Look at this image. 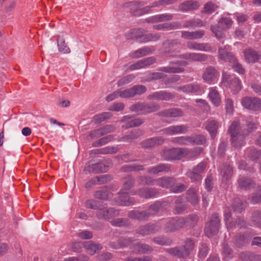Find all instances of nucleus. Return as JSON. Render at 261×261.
Listing matches in <instances>:
<instances>
[{
	"label": "nucleus",
	"mask_w": 261,
	"mask_h": 261,
	"mask_svg": "<svg viewBox=\"0 0 261 261\" xmlns=\"http://www.w3.org/2000/svg\"><path fill=\"white\" fill-rule=\"evenodd\" d=\"M188 128L185 125H171L163 130L165 134L173 135L179 134H185L188 131Z\"/></svg>",
	"instance_id": "nucleus-14"
},
{
	"label": "nucleus",
	"mask_w": 261,
	"mask_h": 261,
	"mask_svg": "<svg viewBox=\"0 0 261 261\" xmlns=\"http://www.w3.org/2000/svg\"><path fill=\"white\" fill-rule=\"evenodd\" d=\"M128 217L134 219L143 220L147 217L146 212H139L138 211H131L129 212Z\"/></svg>",
	"instance_id": "nucleus-39"
},
{
	"label": "nucleus",
	"mask_w": 261,
	"mask_h": 261,
	"mask_svg": "<svg viewBox=\"0 0 261 261\" xmlns=\"http://www.w3.org/2000/svg\"><path fill=\"white\" fill-rule=\"evenodd\" d=\"M133 89L134 93V96L137 94H142L144 93L146 90V87L143 85L134 86L133 87Z\"/></svg>",
	"instance_id": "nucleus-60"
},
{
	"label": "nucleus",
	"mask_w": 261,
	"mask_h": 261,
	"mask_svg": "<svg viewBox=\"0 0 261 261\" xmlns=\"http://www.w3.org/2000/svg\"><path fill=\"white\" fill-rule=\"evenodd\" d=\"M244 54L245 61L248 63H255L261 58V54L251 49L244 50Z\"/></svg>",
	"instance_id": "nucleus-16"
},
{
	"label": "nucleus",
	"mask_w": 261,
	"mask_h": 261,
	"mask_svg": "<svg viewBox=\"0 0 261 261\" xmlns=\"http://www.w3.org/2000/svg\"><path fill=\"white\" fill-rule=\"evenodd\" d=\"M183 114L184 113L181 110L176 108L165 110L160 112L161 116L170 117H179L182 116Z\"/></svg>",
	"instance_id": "nucleus-29"
},
{
	"label": "nucleus",
	"mask_w": 261,
	"mask_h": 261,
	"mask_svg": "<svg viewBox=\"0 0 261 261\" xmlns=\"http://www.w3.org/2000/svg\"><path fill=\"white\" fill-rule=\"evenodd\" d=\"M170 171V167L166 164H160L157 166L148 168V172L152 174H156L161 172L166 173Z\"/></svg>",
	"instance_id": "nucleus-28"
},
{
	"label": "nucleus",
	"mask_w": 261,
	"mask_h": 261,
	"mask_svg": "<svg viewBox=\"0 0 261 261\" xmlns=\"http://www.w3.org/2000/svg\"><path fill=\"white\" fill-rule=\"evenodd\" d=\"M178 91L185 93H193L196 94H200L201 91L199 85L198 84H189L177 88Z\"/></svg>",
	"instance_id": "nucleus-17"
},
{
	"label": "nucleus",
	"mask_w": 261,
	"mask_h": 261,
	"mask_svg": "<svg viewBox=\"0 0 261 261\" xmlns=\"http://www.w3.org/2000/svg\"><path fill=\"white\" fill-rule=\"evenodd\" d=\"M135 77V76L134 74H129L124 76L118 81V85L121 86L129 84L134 80Z\"/></svg>",
	"instance_id": "nucleus-52"
},
{
	"label": "nucleus",
	"mask_w": 261,
	"mask_h": 261,
	"mask_svg": "<svg viewBox=\"0 0 261 261\" xmlns=\"http://www.w3.org/2000/svg\"><path fill=\"white\" fill-rule=\"evenodd\" d=\"M199 7L197 2L193 1H188L182 3L179 7L181 11L186 12L197 9Z\"/></svg>",
	"instance_id": "nucleus-34"
},
{
	"label": "nucleus",
	"mask_w": 261,
	"mask_h": 261,
	"mask_svg": "<svg viewBox=\"0 0 261 261\" xmlns=\"http://www.w3.org/2000/svg\"><path fill=\"white\" fill-rule=\"evenodd\" d=\"M218 73L213 67H210L206 68L203 74V79L207 84H211L217 81Z\"/></svg>",
	"instance_id": "nucleus-12"
},
{
	"label": "nucleus",
	"mask_w": 261,
	"mask_h": 261,
	"mask_svg": "<svg viewBox=\"0 0 261 261\" xmlns=\"http://www.w3.org/2000/svg\"><path fill=\"white\" fill-rule=\"evenodd\" d=\"M95 153L101 154H112L117 152V148L116 147L107 146L104 148L95 149L94 150Z\"/></svg>",
	"instance_id": "nucleus-47"
},
{
	"label": "nucleus",
	"mask_w": 261,
	"mask_h": 261,
	"mask_svg": "<svg viewBox=\"0 0 261 261\" xmlns=\"http://www.w3.org/2000/svg\"><path fill=\"white\" fill-rule=\"evenodd\" d=\"M208 96L210 100L215 107H218L221 103V99L218 91L215 88H209Z\"/></svg>",
	"instance_id": "nucleus-20"
},
{
	"label": "nucleus",
	"mask_w": 261,
	"mask_h": 261,
	"mask_svg": "<svg viewBox=\"0 0 261 261\" xmlns=\"http://www.w3.org/2000/svg\"><path fill=\"white\" fill-rule=\"evenodd\" d=\"M174 64L185 66L188 64V62L185 61H177L175 62H171L168 66L165 67H161L159 70L161 72H164L168 73H181L184 71V69L179 67H175Z\"/></svg>",
	"instance_id": "nucleus-10"
},
{
	"label": "nucleus",
	"mask_w": 261,
	"mask_h": 261,
	"mask_svg": "<svg viewBox=\"0 0 261 261\" xmlns=\"http://www.w3.org/2000/svg\"><path fill=\"white\" fill-rule=\"evenodd\" d=\"M178 57L190 61H203L206 59L204 54L199 53H185L179 55Z\"/></svg>",
	"instance_id": "nucleus-22"
},
{
	"label": "nucleus",
	"mask_w": 261,
	"mask_h": 261,
	"mask_svg": "<svg viewBox=\"0 0 261 261\" xmlns=\"http://www.w3.org/2000/svg\"><path fill=\"white\" fill-rule=\"evenodd\" d=\"M220 226V219L217 214L212 216L209 223L205 228V233L208 237H212L218 231Z\"/></svg>",
	"instance_id": "nucleus-8"
},
{
	"label": "nucleus",
	"mask_w": 261,
	"mask_h": 261,
	"mask_svg": "<svg viewBox=\"0 0 261 261\" xmlns=\"http://www.w3.org/2000/svg\"><path fill=\"white\" fill-rule=\"evenodd\" d=\"M232 207L234 212L240 213L245 209L246 203L239 198H236L233 201Z\"/></svg>",
	"instance_id": "nucleus-38"
},
{
	"label": "nucleus",
	"mask_w": 261,
	"mask_h": 261,
	"mask_svg": "<svg viewBox=\"0 0 261 261\" xmlns=\"http://www.w3.org/2000/svg\"><path fill=\"white\" fill-rule=\"evenodd\" d=\"M107 168L102 162H99L95 164L89 163L86 166L84 169L85 173H98L106 172Z\"/></svg>",
	"instance_id": "nucleus-11"
},
{
	"label": "nucleus",
	"mask_w": 261,
	"mask_h": 261,
	"mask_svg": "<svg viewBox=\"0 0 261 261\" xmlns=\"http://www.w3.org/2000/svg\"><path fill=\"white\" fill-rule=\"evenodd\" d=\"M193 141L191 144H203L205 142L206 139L204 136L202 135L191 136Z\"/></svg>",
	"instance_id": "nucleus-55"
},
{
	"label": "nucleus",
	"mask_w": 261,
	"mask_h": 261,
	"mask_svg": "<svg viewBox=\"0 0 261 261\" xmlns=\"http://www.w3.org/2000/svg\"><path fill=\"white\" fill-rule=\"evenodd\" d=\"M202 151L201 147H197L193 149H188V159H192L199 155Z\"/></svg>",
	"instance_id": "nucleus-53"
},
{
	"label": "nucleus",
	"mask_w": 261,
	"mask_h": 261,
	"mask_svg": "<svg viewBox=\"0 0 261 261\" xmlns=\"http://www.w3.org/2000/svg\"><path fill=\"white\" fill-rule=\"evenodd\" d=\"M155 59L154 57H148L143 60L138 61L130 66L132 70H137L140 68H145L155 62Z\"/></svg>",
	"instance_id": "nucleus-15"
},
{
	"label": "nucleus",
	"mask_w": 261,
	"mask_h": 261,
	"mask_svg": "<svg viewBox=\"0 0 261 261\" xmlns=\"http://www.w3.org/2000/svg\"><path fill=\"white\" fill-rule=\"evenodd\" d=\"M205 163L201 162L193 168V171L195 172H197L198 174H200L202 172H203L205 168Z\"/></svg>",
	"instance_id": "nucleus-64"
},
{
	"label": "nucleus",
	"mask_w": 261,
	"mask_h": 261,
	"mask_svg": "<svg viewBox=\"0 0 261 261\" xmlns=\"http://www.w3.org/2000/svg\"><path fill=\"white\" fill-rule=\"evenodd\" d=\"M193 141L192 137L181 136L173 138L172 142L177 145H188L191 143Z\"/></svg>",
	"instance_id": "nucleus-37"
},
{
	"label": "nucleus",
	"mask_w": 261,
	"mask_h": 261,
	"mask_svg": "<svg viewBox=\"0 0 261 261\" xmlns=\"http://www.w3.org/2000/svg\"><path fill=\"white\" fill-rule=\"evenodd\" d=\"M241 104L248 110L255 111L261 110V100L258 98L245 97L242 99Z\"/></svg>",
	"instance_id": "nucleus-9"
},
{
	"label": "nucleus",
	"mask_w": 261,
	"mask_h": 261,
	"mask_svg": "<svg viewBox=\"0 0 261 261\" xmlns=\"http://www.w3.org/2000/svg\"><path fill=\"white\" fill-rule=\"evenodd\" d=\"M217 6L212 3H207L204 6V12L207 13H212L214 12Z\"/></svg>",
	"instance_id": "nucleus-62"
},
{
	"label": "nucleus",
	"mask_w": 261,
	"mask_h": 261,
	"mask_svg": "<svg viewBox=\"0 0 261 261\" xmlns=\"http://www.w3.org/2000/svg\"><path fill=\"white\" fill-rule=\"evenodd\" d=\"M181 24L179 22H171L169 23H165V29L167 30H175L181 29Z\"/></svg>",
	"instance_id": "nucleus-57"
},
{
	"label": "nucleus",
	"mask_w": 261,
	"mask_h": 261,
	"mask_svg": "<svg viewBox=\"0 0 261 261\" xmlns=\"http://www.w3.org/2000/svg\"><path fill=\"white\" fill-rule=\"evenodd\" d=\"M219 123L215 120H211L207 122L206 129L210 133L212 137L214 138L216 136L217 129L219 127Z\"/></svg>",
	"instance_id": "nucleus-33"
},
{
	"label": "nucleus",
	"mask_w": 261,
	"mask_h": 261,
	"mask_svg": "<svg viewBox=\"0 0 261 261\" xmlns=\"http://www.w3.org/2000/svg\"><path fill=\"white\" fill-rule=\"evenodd\" d=\"M187 46L190 49L204 51H209L211 50V47L206 43L189 42L187 43Z\"/></svg>",
	"instance_id": "nucleus-27"
},
{
	"label": "nucleus",
	"mask_w": 261,
	"mask_h": 261,
	"mask_svg": "<svg viewBox=\"0 0 261 261\" xmlns=\"http://www.w3.org/2000/svg\"><path fill=\"white\" fill-rule=\"evenodd\" d=\"M135 249L136 252L142 253H146L151 251L150 247L146 244H136L135 245Z\"/></svg>",
	"instance_id": "nucleus-46"
},
{
	"label": "nucleus",
	"mask_w": 261,
	"mask_h": 261,
	"mask_svg": "<svg viewBox=\"0 0 261 261\" xmlns=\"http://www.w3.org/2000/svg\"><path fill=\"white\" fill-rule=\"evenodd\" d=\"M138 194L142 198H151L155 197L158 192L154 189L142 188L139 190Z\"/></svg>",
	"instance_id": "nucleus-30"
},
{
	"label": "nucleus",
	"mask_w": 261,
	"mask_h": 261,
	"mask_svg": "<svg viewBox=\"0 0 261 261\" xmlns=\"http://www.w3.org/2000/svg\"><path fill=\"white\" fill-rule=\"evenodd\" d=\"M232 174V168L229 165L225 166L223 168L221 169V175L222 176L223 181L228 180Z\"/></svg>",
	"instance_id": "nucleus-40"
},
{
	"label": "nucleus",
	"mask_w": 261,
	"mask_h": 261,
	"mask_svg": "<svg viewBox=\"0 0 261 261\" xmlns=\"http://www.w3.org/2000/svg\"><path fill=\"white\" fill-rule=\"evenodd\" d=\"M239 187L243 189H248L254 186V182L249 178L241 177L238 179Z\"/></svg>",
	"instance_id": "nucleus-35"
},
{
	"label": "nucleus",
	"mask_w": 261,
	"mask_h": 261,
	"mask_svg": "<svg viewBox=\"0 0 261 261\" xmlns=\"http://www.w3.org/2000/svg\"><path fill=\"white\" fill-rule=\"evenodd\" d=\"M164 141V140L162 137H154L143 141L141 143V145L144 148H149L156 145L161 144Z\"/></svg>",
	"instance_id": "nucleus-24"
},
{
	"label": "nucleus",
	"mask_w": 261,
	"mask_h": 261,
	"mask_svg": "<svg viewBox=\"0 0 261 261\" xmlns=\"http://www.w3.org/2000/svg\"><path fill=\"white\" fill-rule=\"evenodd\" d=\"M112 114L110 112H105L102 114L95 115L94 117V120L96 123H99L107 119L110 118Z\"/></svg>",
	"instance_id": "nucleus-51"
},
{
	"label": "nucleus",
	"mask_w": 261,
	"mask_h": 261,
	"mask_svg": "<svg viewBox=\"0 0 261 261\" xmlns=\"http://www.w3.org/2000/svg\"><path fill=\"white\" fill-rule=\"evenodd\" d=\"M134 179L130 176L124 178L123 186L119 193L116 203L118 205L129 206L134 203V200L128 197L127 191L134 186Z\"/></svg>",
	"instance_id": "nucleus-1"
},
{
	"label": "nucleus",
	"mask_w": 261,
	"mask_h": 261,
	"mask_svg": "<svg viewBox=\"0 0 261 261\" xmlns=\"http://www.w3.org/2000/svg\"><path fill=\"white\" fill-rule=\"evenodd\" d=\"M173 18V15L169 13H164L153 16L147 19L148 22H158L164 21L171 20Z\"/></svg>",
	"instance_id": "nucleus-23"
},
{
	"label": "nucleus",
	"mask_w": 261,
	"mask_h": 261,
	"mask_svg": "<svg viewBox=\"0 0 261 261\" xmlns=\"http://www.w3.org/2000/svg\"><path fill=\"white\" fill-rule=\"evenodd\" d=\"M175 179L173 178L162 177L158 179L157 185L163 188H169L174 193H179L185 190V187L183 184L174 186Z\"/></svg>",
	"instance_id": "nucleus-5"
},
{
	"label": "nucleus",
	"mask_w": 261,
	"mask_h": 261,
	"mask_svg": "<svg viewBox=\"0 0 261 261\" xmlns=\"http://www.w3.org/2000/svg\"><path fill=\"white\" fill-rule=\"evenodd\" d=\"M166 153L169 156L166 159L167 160H177L178 148H173L167 151Z\"/></svg>",
	"instance_id": "nucleus-56"
},
{
	"label": "nucleus",
	"mask_w": 261,
	"mask_h": 261,
	"mask_svg": "<svg viewBox=\"0 0 261 261\" xmlns=\"http://www.w3.org/2000/svg\"><path fill=\"white\" fill-rule=\"evenodd\" d=\"M160 109L158 104L152 103L143 105V114H147L158 111Z\"/></svg>",
	"instance_id": "nucleus-43"
},
{
	"label": "nucleus",
	"mask_w": 261,
	"mask_h": 261,
	"mask_svg": "<svg viewBox=\"0 0 261 261\" xmlns=\"http://www.w3.org/2000/svg\"><path fill=\"white\" fill-rule=\"evenodd\" d=\"M232 21L229 18H224L220 19L217 26H212L211 30L215 35V36L220 39L224 37V34L223 31L228 29L232 25Z\"/></svg>",
	"instance_id": "nucleus-6"
},
{
	"label": "nucleus",
	"mask_w": 261,
	"mask_h": 261,
	"mask_svg": "<svg viewBox=\"0 0 261 261\" xmlns=\"http://www.w3.org/2000/svg\"><path fill=\"white\" fill-rule=\"evenodd\" d=\"M230 63L231 64L232 69L235 72L240 74L245 73V69L242 67V65L238 62L236 58L235 61L231 62Z\"/></svg>",
	"instance_id": "nucleus-50"
},
{
	"label": "nucleus",
	"mask_w": 261,
	"mask_h": 261,
	"mask_svg": "<svg viewBox=\"0 0 261 261\" xmlns=\"http://www.w3.org/2000/svg\"><path fill=\"white\" fill-rule=\"evenodd\" d=\"M194 248V242L192 240L188 239L185 242L183 247H176L168 250L169 253L179 257H184L188 255Z\"/></svg>",
	"instance_id": "nucleus-7"
},
{
	"label": "nucleus",
	"mask_w": 261,
	"mask_h": 261,
	"mask_svg": "<svg viewBox=\"0 0 261 261\" xmlns=\"http://www.w3.org/2000/svg\"><path fill=\"white\" fill-rule=\"evenodd\" d=\"M230 47L225 46L224 47H220L219 49V59L224 62H234L236 61V58L229 52Z\"/></svg>",
	"instance_id": "nucleus-13"
},
{
	"label": "nucleus",
	"mask_w": 261,
	"mask_h": 261,
	"mask_svg": "<svg viewBox=\"0 0 261 261\" xmlns=\"http://www.w3.org/2000/svg\"><path fill=\"white\" fill-rule=\"evenodd\" d=\"M85 206L87 208L96 209L99 207L100 202L94 200H88L85 203Z\"/></svg>",
	"instance_id": "nucleus-58"
},
{
	"label": "nucleus",
	"mask_w": 261,
	"mask_h": 261,
	"mask_svg": "<svg viewBox=\"0 0 261 261\" xmlns=\"http://www.w3.org/2000/svg\"><path fill=\"white\" fill-rule=\"evenodd\" d=\"M198 220L197 215H193L187 218L186 219L182 218H176L170 220L166 226V231H174L181 227L184 224L188 223L190 226H193Z\"/></svg>",
	"instance_id": "nucleus-4"
},
{
	"label": "nucleus",
	"mask_w": 261,
	"mask_h": 261,
	"mask_svg": "<svg viewBox=\"0 0 261 261\" xmlns=\"http://www.w3.org/2000/svg\"><path fill=\"white\" fill-rule=\"evenodd\" d=\"M57 46L58 50L62 54H69L70 53V49L69 47L65 44L64 40L59 41L58 39Z\"/></svg>",
	"instance_id": "nucleus-49"
},
{
	"label": "nucleus",
	"mask_w": 261,
	"mask_h": 261,
	"mask_svg": "<svg viewBox=\"0 0 261 261\" xmlns=\"http://www.w3.org/2000/svg\"><path fill=\"white\" fill-rule=\"evenodd\" d=\"M84 246L87 253L91 255L95 254L97 250L102 248L100 245L95 244L91 242H87Z\"/></svg>",
	"instance_id": "nucleus-36"
},
{
	"label": "nucleus",
	"mask_w": 261,
	"mask_h": 261,
	"mask_svg": "<svg viewBox=\"0 0 261 261\" xmlns=\"http://www.w3.org/2000/svg\"><path fill=\"white\" fill-rule=\"evenodd\" d=\"M110 180L111 177L108 175L97 176L87 182L85 185V187L86 188H89L92 185L103 184Z\"/></svg>",
	"instance_id": "nucleus-25"
},
{
	"label": "nucleus",
	"mask_w": 261,
	"mask_h": 261,
	"mask_svg": "<svg viewBox=\"0 0 261 261\" xmlns=\"http://www.w3.org/2000/svg\"><path fill=\"white\" fill-rule=\"evenodd\" d=\"M118 214V211L114 210L113 208L108 209L106 207H104L98 211L97 215L99 218L108 219L110 217L117 215Z\"/></svg>",
	"instance_id": "nucleus-26"
},
{
	"label": "nucleus",
	"mask_w": 261,
	"mask_h": 261,
	"mask_svg": "<svg viewBox=\"0 0 261 261\" xmlns=\"http://www.w3.org/2000/svg\"><path fill=\"white\" fill-rule=\"evenodd\" d=\"M142 135L141 132L139 130H134L130 132L128 135L125 136L122 138V140L125 142H129L132 140L137 138Z\"/></svg>",
	"instance_id": "nucleus-42"
},
{
	"label": "nucleus",
	"mask_w": 261,
	"mask_h": 261,
	"mask_svg": "<svg viewBox=\"0 0 261 261\" xmlns=\"http://www.w3.org/2000/svg\"><path fill=\"white\" fill-rule=\"evenodd\" d=\"M224 103L226 114L228 115H232L234 111L233 100L229 97L225 98Z\"/></svg>",
	"instance_id": "nucleus-41"
},
{
	"label": "nucleus",
	"mask_w": 261,
	"mask_h": 261,
	"mask_svg": "<svg viewBox=\"0 0 261 261\" xmlns=\"http://www.w3.org/2000/svg\"><path fill=\"white\" fill-rule=\"evenodd\" d=\"M160 204L155 203L154 204L151 205L148 209V212H147V217L150 215L154 214L158 212L160 209Z\"/></svg>",
	"instance_id": "nucleus-61"
},
{
	"label": "nucleus",
	"mask_w": 261,
	"mask_h": 261,
	"mask_svg": "<svg viewBox=\"0 0 261 261\" xmlns=\"http://www.w3.org/2000/svg\"><path fill=\"white\" fill-rule=\"evenodd\" d=\"M122 122H125V125L123 127L125 128L136 127L143 123V121L139 118H134L132 117L125 116L123 117Z\"/></svg>",
	"instance_id": "nucleus-21"
},
{
	"label": "nucleus",
	"mask_w": 261,
	"mask_h": 261,
	"mask_svg": "<svg viewBox=\"0 0 261 261\" xmlns=\"http://www.w3.org/2000/svg\"><path fill=\"white\" fill-rule=\"evenodd\" d=\"M221 84L229 89L232 94H238L242 89L241 81L234 75L223 72Z\"/></svg>",
	"instance_id": "nucleus-3"
},
{
	"label": "nucleus",
	"mask_w": 261,
	"mask_h": 261,
	"mask_svg": "<svg viewBox=\"0 0 261 261\" xmlns=\"http://www.w3.org/2000/svg\"><path fill=\"white\" fill-rule=\"evenodd\" d=\"M246 155L251 160L255 161L261 158V152L256 150L255 149H251L246 152Z\"/></svg>",
	"instance_id": "nucleus-44"
},
{
	"label": "nucleus",
	"mask_w": 261,
	"mask_h": 261,
	"mask_svg": "<svg viewBox=\"0 0 261 261\" xmlns=\"http://www.w3.org/2000/svg\"><path fill=\"white\" fill-rule=\"evenodd\" d=\"M153 49L149 47L145 46L136 50L131 54V56L133 58H138L148 55L152 53Z\"/></svg>",
	"instance_id": "nucleus-32"
},
{
	"label": "nucleus",
	"mask_w": 261,
	"mask_h": 261,
	"mask_svg": "<svg viewBox=\"0 0 261 261\" xmlns=\"http://www.w3.org/2000/svg\"><path fill=\"white\" fill-rule=\"evenodd\" d=\"M251 221L257 227L261 228V211L258 210L252 213Z\"/></svg>",
	"instance_id": "nucleus-45"
},
{
	"label": "nucleus",
	"mask_w": 261,
	"mask_h": 261,
	"mask_svg": "<svg viewBox=\"0 0 261 261\" xmlns=\"http://www.w3.org/2000/svg\"><path fill=\"white\" fill-rule=\"evenodd\" d=\"M188 175L193 182H197L200 181L202 179L201 174H198L193 171H190Z\"/></svg>",
	"instance_id": "nucleus-59"
},
{
	"label": "nucleus",
	"mask_w": 261,
	"mask_h": 261,
	"mask_svg": "<svg viewBox=\"0 0 261 261\" xmlns=\"http://www.w3.org/2000/svg\"><path fill=\"white\" fill-rule=\"evenodd\" d=\"M187 197L193 204H196L198 202V198L194 189H190L187 191Z\"/></svg>",
	"instance_id": "nucleus-48"
},
{
	"label": "nucleus",
	"mask_w": 261,
	"mask_h": 261,
	"mask_svg": "<svg viewBox=\"0 0 261 261\" xmlns=\"http://www.w3.org/2000/svg\"><path fill=\"white\" fill-rule=\"evenodd\" d=\"M252 200L255 202L261 201V186L257 187L256 192L252 197Z\"/></svg>",
	"instance_id": "nucleus-63"
},
{
	"label": "nucleus",
	"mask_w": 261,
	"mask_h": 261,
	"mask_svg": "<svg viewBox=\"0 0 261 261\" xmlns=\"http://www.w3.org/2000/svg\"><path fill=\"white\" fill-rule=\"evenodd\" d=\"M181 37L188 40L200 39L204 35V31L202 30L192 32L184 31H181Z\"/></svg>",
	"instance_id": "nucleus-18"
},
{
	"label": "nucleus",
	"mask_w": 261,
	"mask_h": 261,
	"mask_svg": "<svg viewBox=\"0 0 261 261\" xmlns=\"http://www.w3.org/2000/svg\"><path fill=\"white\" fill-rule=\"evenodd\" d=\"M115 130V127L112 125H106L103 127L94 130L90 134L91 138H98L106 134L113 132Z\"/></svg>",
	"instance_id": "nucleus-19"
},
{
	"label": "nucleus",
	"mask_w": 261,
	"mask_h": 261,
	"mask_svg": "<svg viewBox=\"0 0 261 261\" xmlns=\"http://www.w3.org/2000/svg\"><path fill=\"white\" fill-rule=\"evenodd\" d=\"M119 96L121 98H129L134 96L133 87L124 90H119Z\"/></svg>",
	"instance_id": "nucleus-54"
},
{
	"label": "nucleus",
	"mask_w": 261,
	"mask_h": 261,
	"mask_svg": "<svg viewBox=\"0 0 261 261\" xmlns=\"http://www.w3.org/2000/svg\"><path fill=\"white\" fill-rule=\"evenodd\" d=\"M229 133L231 137L232 145L236 148H241L245 144L244 139L247 133L243 132L239 122L233 121L229 128Z\"/></svg>",
	"instance_id": "nucleus-2"
},
{
	"label": "nucleus",
	"mask_w": 261,
	"mask_h": 261,
	"mask_svg": "<svg viewBox=\"0 0 261 261\" xmlns=\"http://www.w3.org/2000/svg\"><path fill=\"white\" fill-rule=\"evenodd\" d=\"M150 96L154 99L164 100H169L174 97V95L171 93L167 92L164 91L155 92Z\"/></svg>",
	"instance_id": "nucleus-31"
}]
</instances>
